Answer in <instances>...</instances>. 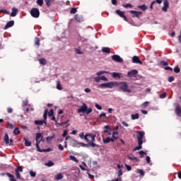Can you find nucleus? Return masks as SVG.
<instances>
[{"mask_svg": "<svg viewBox=\"0 0 181 181\" xmlns=\"http://www.w3.org/2000/svg\"><path fill=\"white\" fill-rule=\"evenodd\" d=\"M14 135H19L21 134V131H19V128L16 127L13 130Z\"/></svg>", "mask_w": 181, "mask_h": 181, "instance_id": "obj_32", "label": "nucleus"}, {"mask_svg": "<svg viewBox=\"0 0 181 181\" xmlns=\"http://www.w3.org/2000/svg\"><path fill=\"white\" fill-rule=\"evenodd\" d=\"M47 112H49V110L47 109H45L43 115V118H44V119H42L43 121H46V119H47Z\"/></svg>", "mask_w": 181, "mask_h": 181, "instance_id": "obj_26", "label": "nucleus"}, {"mask_svg": "<svg viewBox=\"0 0 181 181\" xmlns=\"http://www.w3.org/2000/svg\"><path fill=\"white\" fill-rule=\"evenodd\" d=\"M100 80H103V81H108V78L105 76H100Z\"/></svg>", "mask_w": 181, "mask_h": 181, "instance_id": "obj_54", "label": "nucleus"}, {"mask_svg": "<svg viewBox=\"0 0 181 181\" xmlns=\"http://www.w3.org/2000/svg\"><path fill=\"white\" fill-rule=\"evenodd\" d=\"M30 13L33 18H37L39 16H40V11H39V8H33Z\"/></svg>", "mask_w": 181, "mask_h": 181, "instance_id": "obj_6", "label": "nucleus"}, {"mask_svg": "<svg viewBox=\"0 0 181 181\" xmlns=\"http://www.w3.org/2000/svg\"><path fill=\"white\" fill-rule=\"evenodd\" d=\"M112 60H113L114 62H117V63H122V62H124V59H122V58H121L119 55L117 54L112 56Z\"/></svg>", "mask_w": 181, "mask_h": 181, "instance_id": "obj_8", "label": "nucleus"}, {"mask_svg": "<svg viewBox=\"0 0 181 181\" xmlns=\"http://www.w3.org/2000/svg\"><path fill=\"white\" fill-rule=\"evenodd\" d=\"M69 159H70V160H73L74 162L78 163V160L74 156H69Z\"/></svg>", "mask_w": 181, "mask_h": 181, "instance_id": "obj_25", "label": "nucleus"}, {"mask_svg": "<svg viewBox=\"0 0 181 181\" xmlns=\"http://www.w3.org/2000/svg\"><path fill=\"white\" fill-rule=\"evenodd\" d=\"M0 13H5L6 15H9L8 11L5 9H0Z\"/></svg>", "mask_w": 181, "mask_h": 181, "instance_id": "obj_45", "label": "nucleus"}, {"mask_svg": "<svg viewBox=\"0 0 181 181\" xmlns=\"http://www.w3.org/2000/svg\"><path fill=\"white\" fill-rule=\"evenodd\" d=\"M79 137L81 139H85L88 144H89L91 148H98V145L95 144V134L87 133L86 135H84V132H81L79 134Z\"/></svg>", "mask_w": 181, "mask_h": 181, "instance_id": "obj_1", "label": "nucleus"}, {"mask_svg": "<svg viewBox=\"0 0 181 181\" xmlns=\"http://www.w3.org/2000/svg\"><path fill=\"white\" fill-rule=\"evenodd\" d=\"M7 128H9V129H13V128H14L13 124L8 123Z\"/></svg>", "mask_w": 181, "mask_h": 181, "instance_id": "obj_57", "label": "nucleus"}, {"mask_svg": "<svg viewBox=\"0 0 181 181\" xmlns=\"http://www.w3.org/2000/svg\"><path fill=\"white\" fill-rule=\"evenodd\" d=\"M137 173H139V175H141V176H145V173L141 169H138Z\"/></svg>", "mask_w": 181, "mask_h": 181, "instance_id": "obj_41", "label": "nucleus"}, {"mask_svg": "<svg viewBox=\"0 0 181 181\" xmlns=\"http://www.w3.org/2000/svg\"><path fill=\"white\" fill-rule=\"evenodd\" d=\"M57 90H63V87H62V84L60 83V81L57 82Z\"/></svg>", "mask_w": 181, "mask_h": 181, "instance_id": "obj_40", "label": "nucleus"}, {"mask_svg": "<svg viewBox=\"0 0 181 181\" xmlns=\"http://www.w3.org/2000/svg\"><path fill=\"white\" fill-rule=\"evenodd\" d=\"M132 63H136L138 64H142V61L139 59V57L137 56H134L132 57Z\"/></svg>", "mask_w": 181, "mask_h": 181, "instance_id": "obj_14", "label": "nucleus"}, {"mask_svg": "<svg viewBox=\"0 0 181 181\" xmlns=\"http://www.w3.org/2000/svg\"><path fill=\"white\" fill-rule=\"evenodd\" d=\"M77 12V8H72L71 10H70V13H76Z\"/></svg>", "mask_w": 181, "mask_h": 181, "instance_id": "obj_47", "label": "nucleus"}, {"mask_svg": "<svg viewBox=\"0 0 181 181\" xmlns=\"http://www.w3.org/2000/svg\"><path fill=\"white\" fill-rule=\"evenodd\" d=\"M115 135H118V132L115 131L112 133V138H114V139H118V136H116Z\"/></svg>", "mask_w": 181, "mask_h": 181, "instance_id": "obj_39", "label": "nucleus"}, {"mask_svg": "<svg viewBox=\"0 0 181 181\" xmlns=\"http://www.w3.org/2000/svg\"><path fill=\"white\" fill-rule=\"evenodd\" d=\"M17 13H18V8H12V12L11 13V16L14 18V16H16Z\"/></svg>", "mask_w": 181, "mask_h": 181, "instance_id": "obj_18", "label": "nucleus"}, {"mask_svg": "<svg viewBox=\"0 0 181 181\" xmlns=\"http://www.w3.org/2000/svg\"><path fill=\"white\" fill-rule=\"evenodd\" d=\"M130 13L133 14V18H139V16L142 15V13L141 11H136L134 10L130 11Z\"/></svg>", "mask_w": 181, "mask_h": 181, "instance_id": "obj_13", "label": "nucleus"}, {"mask_svg": "<svg viewBox=\"0 0 181 181\" xmlns=\"http://www.w3.org/2000/svg\"><path fill=\"white\" fill-rule=\"evenodd\" d=\"M62 179H63V174H57L55 176V180H62Z\"/></svg>", "mask_w": 181, "mask_h": 181, "instance_id": "obj_29", "label": "nucleus"}, {"mask_svg": "<svg viewBox=\"0 0 181 181\" xmlns=\"http://www.w3.org/2000/svg\"><path fill=\"white\" fill-rule=\"evenodd\" d=\"M72 146H74V148H80V142L73 140Z\"/></svg>", "mask_w": 181, "mask_h": 181, "instance_id": "obj_20", "label": "nucleus"}, {"mask_svg": "<svg viewBox=\"0 0 181 181\" xmlns=\"http://www.w3.org/2000/svg\"><path fill=\"white\" fill-rule=\"evenodd\" d=\"M138 8L139 9H141V11H146V9H148V6H146V5L144 4L141 6H138Z\"/></svg>", "mask_w": 181, "mask_h": 181, "instance_id": "obj_30", "label": "nucleus"}, {"mask_svg": "<svg viewBox=\"0 0 181 181\" xmlns=\"http://www.w3.org/2000/svg\"><path fill=\"white\" fill-rule=\"evenodd\" d=\"M160 64H163V66H168V62L165 61H160Z\"/></svg>", "mask_w": 181, "mask_h": 181, "instance_id": "obj_64", "label": "nucleus"}, {"mask_svg": "<svg viewBox=\"0 0 181 181\" xmlns=\"http://www.w3.org/2000/svg\"><path fill=\"white\" fill-rule=\"evenodd\" d=\"M37 4L39 6H42L43 5V0H37Z\"/></svg>", "mask_w": 181, "mask_h": 181, "instance_id": "obj_51", "label": "nucleus"}, {"mask_svg": "<svg viewBox=\"0 0 181 181\" xmlns=\"http://www.w3.org/2000/svg\"><path fill=\"white\" fill-rule=\"evenodd\" d=\"M45 2L47 6H52V2H53L52 0H45Z\"/></svg>", "mask_w": 181, "mask_h": 181, "instance_id": "obj_37", "label": "nucleus"}, {"mask_svg": "<svg viewBox=\"0 0 181 181\" xmlns=\"http://www.w3.org/2000/svg\"><path fill=\"white\" fill-rule=\"evenodd\" d=\"M128 159H129L130 160H136V162H139V159L136 157L128 156Z\"/></svg>", "mask_w": 181, "mask_h": 181, "instance_id": "obj_36", "label": "nucleus"}, {"mask_svg": "<svg viewBox=\"0 0 181 181\" xmlns=\"http://www.w3.org/2000/svg\"><path fill=\"white\" fill-rule=\"evenodd\" d=\"M39 144H37V143H36L37 151L38 152H43V149H41L40 147H39Z\"/></svg>", "mask_w": 181, "mask_h": 181, "instance_id": "obj_50", "label": "nucleus"}, {"mask_svg": "<svg viewBox=\"0 0 181 181\" xmlns=\"http://www.w3.org/2000/svg\"><path fill=\"white\" fill-rule=\"evenodd\" d=\"M23 141L25 142V146H31L32 142L29 141V139L28 137H24Z\"/></svg>", "mask_w": 181, "mask_h": 181, "instance_id": "obj_17", "label": "nucleus"}, {"mask_svg": "<svg viewBox=\"0 0 181 181\" xmlns=\"http://www.w3.org/2000/svg\"><path fill=\"white\" fill-rule=\"evenodd\" d=\"M4 141L6 144H9V136H8V134L6 133L4 136Z\"/></svg>", "mask_w": 181, "mask_h": 181, "instance_id": "obj_35", "label": "nucleus"}, {"mask_svg": "<svg viewBox=\"0 0 181 181\" xmlns=\"http://www.w3.org/2000/svg\"><path fill=\"white\" fill-rule=\"evenodd\" d=\"M175 112L177 115V117H181V107L180 105H179V103L175 104Z\"/></svg>", "mask_w": 181, "mask_h": 181, "instance_id": "obj_10", "label": "nucleus"}, {"mask_svg": "<svg viewBox=\"0 0 181 181\" xmlns=\"http://www.w3.org/2000/svg\"><path fill=\"white\" fill-rule=\"evenodd\" d=\"M117 86V82H108L105 83H101L99 87L100 88H114Z\"/></svg>", "mask_w": 181, "mask_h": 181, "instance_id": "obj_5", "label": "nucleus"}, {"mask_svg": "<svg viewBox=\"0 0 181 181\" xmlns=\"http://www.w3.org/2000/svg\"><path fill=\"white\" fill-rule=\"evenodd\" d=\"M102 52L103 53H110L111 52V49H110V47H104L102 48Z\"/></svg>", "mask_w": 181, "mask_h": 181, "instance_id": "obj_21", "label": "nucleus"}, {"mask_svg": "<svg viewBox=\"0 0 181 181\" xmlns=\"http://www.w3.org/2000/svg\"><path fill=\"white\" fill-rule=\"evenodd\" d=\"M95 108H97V110H99L100 111H101V110H103V107L98 104H95Z\"/></svg>", "mask_w": 181, "mask_h": 181, "instance_id": "obj_53", "label": "nucleus"}, {"mask_svg": "<svg viewBox=\"0 0 181 181\" xmlns=\"http://www.w3.org/2000/svg\"><path fill=\"white\" fill-rule=\"evenodd\" d=\"M104 129H105L103 130V134H108V132L111 131V128L108 125L105 126Z\"/></svg>", "mask_w": 181, "mask_h": 181, "instance_id": "obj_22", "label": "nucleus"}, {"mask_svg": "<svg viewBox=\"0 0 181 181\" xmlns=\"http://www.w3.org/2000/svg\"><path fill=\"white\" fill-rule=\"evenodd\" d=\"M117 176L120 177V176H122V169H120L117 173Z\"/></svg>", "mask_w": 181, "mask_h": 181, "instance_id": "obj_61", "label": "nucleus"}, {"mask_svg": "<svg viewBox=\"0 0 181 181\" xmlns=\"http://www.w3.org/2000/svg\"><path fill=\"white\" fill-rule=\"evenodd\" d=\"M7 112H8V114H12V113L13 112V109H12L11 107H8V108L7 109Z\"/></svg>", "mask_w": 181, "mask_h": 181, "instance_id": "obj_55", "label": "nucleus"}, {"mask_svg": "<svg viewBox=\"0 0 181 181\" xmlns=\"http://www.w3.org/2000/svg\"><path fill=\"white\" fill-rule=\"evenodd\" d=\"M163 6L162 8V11L163 12H168V9L169 8V3L168 0H163Z\"/></svg>", "mask_w": 181, "mask_h": 181, "instance_id": "obj_12", "label": "nucleus"}, {"mask_svg": "<svg viewBox=\"0 0 181 181\" xmlns=\"http://www.w3.org/2000/svg\"><path fill=\"white\" fill-rule=\"evenodd\" d=\"M75 51H76V53L77 54H83V52H81V51L80 49H76Z\"/></svg>", "mask_w": 181, "mask_h": 181, "instance_id": "obj_60", "label": "nucleus"}, {"mask_svg": "<svg viewBox=\"0 0 181 181\" xmlns=\"http://www.w3.org/2000/svg\"><path fill=\"white\" fill-rule=\"evenodd\" d=\"M74 19L78 23H81V22H84V17L81 15H79V14H76L74 16Z\"/></svg>", "mask_w": 181, "mask_h": 181, "instance_id": "obj_9", "label": "nucleus"}, {"mask_svg": "<svg viewBox=\"0 0 181 181\" xmlns=\"http://www.w3.org/2000/svg\"><path fill=\"white\" fill-rule=\"evenodd\" d=\"M45 165L50 168L54 165V163H53L52 160H49L48 163H45Z\"/></svg>", "mask_w": 181, "mask_h": 181, "instance_id": "obj_34", "label": "nucleus"}, {"mask_svg": "<svg viewBox=\"0 0 181 181\" xmlns=\"http://www.w3.org/2000/svg\"><path fill=\"white\" fill-rule=\"evenodd\" d=\"M115 87H119V90H122L124 93H132V90L129 89L128 83L125 81L117 82Z\"/></svg>", "mask_w": 181, "mask_h": 181, "instance_id": "obj_3", "label": "nucleus"}, {"mask_svg": "<svg viewBox=\"0 0 181 181\" xmlns=\"http://www.w3.org/2000/svg\"><path fill=\"white\" fill-rule=\"evenodd\" d=\"M132 119H139V114L136 113L132 115Z\"/></svg>", "mask_w": 181, "mask_h": 181, "instance_id": "obj_27", "label": "nucleus"}, {"mask_svg": "<svg viewBox=\"0 0 181 181\" xmlns=\"http://www.w3.org/2000/svg\"><path fill=\"white\" fill-rule=\"evenodd\" d=\"M78 114L82 112L83 114L85 113L86 114V115H88L91 114V112H93V108L91 107L88 108L86 103H83V105L80 106L79 108L78 109Z\"/></svg>", "mask_w": 181, "mask_h": 181, "instance_id": "obj_4", "label": "nucleus"}, {"mask_svg": "<svg viewBox=\"0 0 181 181\" xmlns=\"http://www.w3.org/2000/svg\"><path fill=\"white\" fill-rule=\"evenodd\" d=\"M79 146H83V148H88V146H90L89 143L88 144H84L83 142H79Z\"/></svg>", "mask_w": 181, "mask_h": 181, "instance_id": "obj_28", "label": "nucleus"}, {"mask_svg": "<svg viewBox=\"0 0 181 181\" xmlns=\"http://www.w3.org/2000/svg\"><path fill=\"white\" fill-rule=\"evenodd\" d=\"M136 132L138 134V146L134 148L133 152H135V151H140V149H142V144H144V136H145V132L136 131Z\"/></svg>", "mask_w": 181, "mask_h": 181, "instance_id": "obj_2", "label": "nucleus"}, {"mask_svg": "<svg viewBox=\"0 0 181 181\" xmlns=\"http://www.w3.org/2000/svg\"><path fill=\"white\" fill-rule=\"evenodd\" d=\"M40 64H44V65L46 64V59H45V58L40 59Z\"/></svg>", "mask_w": 181, "mask_h": 181, "instance_id": "obj_46", "label": "nucleus"}, {"mask_svg": "<svg viewBox=\"0 0 181 181\" xmlns=\"http://www.w3.org/2000/svg\"><path fill=\"white\" fill-rule=\"evenodd\" d=\"M15 25V21H8L5 27H4V29L6 30V29H9V28H12V26H13Z\"/></svg>", "mask_w": 181, "mask_h": 181, "instance_id": "obj_15", "label": "nucleus"}, {"mask_svg": "<svg viewBox=\"0 0 181 181\" xmlns=\"http://www.w3.org/2000/svg\"><path fill=\"white\" fill-rule=\"evenodd\" d=\"M29 173H30V176H31V177H36V173L33 172V170H30Z\"/></svg>", "mask_w": 181, "mask_h": 181, "instance_id": "obj_44", "label": "nucleus"}, {"mask_svg": "<svg viewBox=\"0 0 181 181\" xmlns=\"http://www.w3.org/2000/svg\"><path fill=\"white\" fill-rule=\"evenodd\" d=\"M165 97H166V93L160 94V98H165Z\"/></svg>", "mask_w": 181, "mask_h": 181, "instance_id": "obj_63", "label": "nucleus"}, {"mask_svg": "<svg viewBox=\"0 0 181 181\" xmlns=\"http://www.w3.org/2000/svg\"><path fill=\"white\" fill-rule=\"evenodd\" d=\"M16 172V176L17 179H21V173L16 170H15Z\"/></svg>", "mask_w": 181, "mask_h": 181, "instance_id": "obj_52", "label": "nucleus"}, {"mask_svg": "<svg viewBox=\"0 0 181 181\" xmlns=\"http://www.w3.org/2000/svg\"><path fill=\"white\" fill-rule=\"evenodd\" d=\"M115 12L117 15L120 16V18H122L125 15V12L121 10H116Z\"/></svg>", "mask_w": 181, "mask_h": 181, "instance_id": "obj_19", "label": "nucleus"}, {"mask_svg": "<svg viewBox=\"0 0 181 181\" xmlns=\"http://www.w3.org/2000/svg\"><path fill=\"white\" fill-rule=\"evenodd\" d=\"M127 170L129 172L130 170H132V167L131 165H125Z\"/></svg>", "mask_w": 181, "mask_h": 181, "instance_id": "obj_62", "label": "nucleus"}, {"mask_svg": "<svg viewBox=\"0 0 181 181\" xmlns=\"http://www.w3.org/2000/svg\"><path fill=\"white\" fill-rule=\"evenodd\" d=\"M35 45L37 46V47H39L40 46V40L39 37H35Z\"/></svg>", "mask_w": 181, "mask_h": 181, "instance_id": "obj_23", "label": "nucleus"}, {"mask_svg": "<svg viewBox=\"0 0 181 181\" xmlns=\"http://www.w3.org/2000/svg\"><path fill=\"white\" fill-rule=\"evenodd\" d=\"M53 114H54L53 109H51V110H49V112H48V115H49V117H53Z\"/></svg>", "mask_w": 181, "mask_h": 181, "instance_id": "obj_58", "label": "nucleus"}, {"mask_svg": "<svg viewBox=\"0 0 181 181\" xmlns=\"http://www.w3.org/2000/svg\"><path fill=\"white\" fill-rule=\"evenodd\" d=\"M175 73H180V68L179 66H176L174 68Z\"/></svg>", "mask_w": 181, "mask_h": 181, "instance_id": "obj_48", "label": "nucleus"}, {"mask_svg": "<svg viewBox=\"0 0 181 181\" xmlns=\"http://www.w3.org/2000/svg\"><path fill=\"white\" fill-rule=\"evenodd\" d=\"M164 70H170V71H173V69H172L170 66H165Z\"/></svg>", "mask_w": 181, "mask_h": 181, "instance_id": "obj_59", "label": "nucleus"}, {"mask_svg": "<svg viewBox=\"0 0 181 181\" xmlns=\"http://www.w3.org/2000/svg\"><path fill=\"white\" fill-rule=\"evenodd\" d=\"M103 141L105 144H110V137L105 138L104 136H103Z\"/></svg>", "mask_w": 181, "mask_h": 181, "instance_id": "obj_31", "label": "nucleus"}, {"mask_svg": "<svg viewBox=\"0 0 181 181\" xmlns=\"http://www.w3.org/2000/svg\"><path fill=\"white\" fill-rule=\"evenodd\" d=\"M138 76V70L132 69L127 72V77H136Z\"/></svg>", "mask_w": 181, "mask_h": 181, "instance_id": "obj_7", "label": "nucleus"}, {"mask_svg": "<svg viewBox=\"0 0 181 181\" xmlns=\"http://www.w3.org/2000/svg\"><path fill=\"white\" fill-rule=\"evenodd\" d=\"M168 81H169V83H172V81H175V77H173V76H170V77L168 78Z\"/></svg>", "mask_w": 181, "mask_h": 181, "instance_id": "obj_56", "label": "nucleus"}, {"mask_svg": "<svg viewBox=\"0 0 181 181\" xmlns=\"http://www.w3.org/2000/svg\"><path fill=\"white\" fill-rule=\"evenodd\" d=\"M35 125H42L43 124H45V125H47V122H46V121L45 120H35Z\"/></svg>", "mask_w": 181, "mask_h": 181, "instance_id": "obj_16", "label": "nucleus"}, {"mask_svg": "<svg viewBox=\"0 0 181 181\" xmlns=\"http://www.w3.org/2000/svg\"><path fill=\"white\" fill-rule=\"evenodd\" d=\"M112 77L113 78H121V74H119V73L113 72Z\"/></svg>", "mask_w": 181, "mask_h": 181, "instance_id": "obj_24", "label": "nucleus"}, {"mask_svg": "<svg viewBox=\"0 0 181 181\" xmlns=\"http://www.w3.org/2000/svg\"><path fill=\"white\" fill-rule=\"evenodd\" d=\"M105 73H107V71H100L97 72L96 74H97V76H101V75H103V74H104Z\"/></svg>", "mask_w": 181, "mask_h": 181, "instance_id": "obj_49", "label": "nucleus"}, {"mask_svg": "<svg viewBox=\"0 0 181 181\" xmlns=\"http://www.w3.org/2000/svg\"><path fill=\"white\" fill-rule=\"evenodd\" d=\"M15 170L16 172H23V168L21 165H18Z\"/></svg>", "mask_w": 181, "mask_h": 181, "instance_id": "obj_38", "label": "nucleus"}, {"mask_svg": "<svg viewBox=\"0 0 181 181\" xmlns=\"http://www.w3.org/2000/svg\"><path fill=\"white\" fill-rule=\"evenodd\" d=\"M54 138V136L47 137V142H48L49 144H50V143L52 142V141L53 140Z\"/></svg>", "mask_w": 181, "mask_h": 181, "instance_id": "obj_42", "label": "nucleus"}, {"mask_svg": "<svg viewBox=\"0 0 181 181\" xmlns=\"http://www.w3.org/2000/svg\"><path fill=\"white\" fill-rule=\"evenodd\" d=\"M122 6L123 8H130V9H132L133 8L132 4H122Z\"/></svg>", "mask_w": 181, "mask_h": 181, "instance_id": "obj_33", "label": "nucleus"}, {"mask_svg": "<svg viewBox=\"0 0 181 181\" xmlns=\"http://www.w3.org/2000/svg\"><path fill=\"white\" fill-rule=\"evenodd\" d=\"M36 144H37V146L38 145V144H40V142H42V141H43V136L42 135V133H37L36 134Z\"/></svg>", "mask_w": 181, "mask_h": 181, "instance_id": "obj_11", "label": "nucleus"}, {"mask_svg": "<svg viewBox=\"0 0 181 181\" xmlns=\"http://www.w3.org/2000/svg\"><path fill=\"white\" fill-rule=\"evenodd\" d=\"M148 105H149V102L146 101V102H144L141 105V107H142V108H146V107H148Z\"/></svg>", "mask_w": 181, "mask_h": 181, "instance_id": "obj_43", "label": "nucleus"}]
</instances>
